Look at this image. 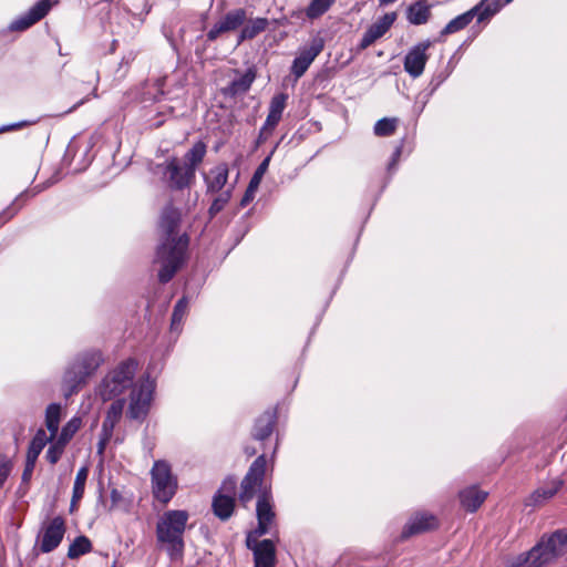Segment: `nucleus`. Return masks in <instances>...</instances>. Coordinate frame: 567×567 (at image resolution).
I'll return each instance as SVG.
<instances>
[{
	"mask_svg": "<svg viewBox=\"0 0 567 567\" xmlns=\"http://www.w3.org/2000/svg\"><path fill=\"white\" fill-rule=\"evenodd\" d=\"M181 214L173 207L166 208L161 217L159 227L164 241L157 249L156 261L161 264L158 278L162 282L169 281L185 260L188 238L176 231Z\"/></svg>",
	"mask_w": 567,
	"mask_h": 567,
	"instance_id": "obj_1",
	"label": "nucleus"
},
{
	"mask_svg": "<svg viewBox=\"0 0 567 567\" xmlns=\"http://www.w3.org/2000/svg\"><path fill=\"white\" fill-rule=\"evenodd\" d=\"M567 553V532H556L534 546L528 553L508 556L505 567H546Z\"/></svg>",
	"mask_w": 567,
	"mask_h": 567,
	"instance_id": "obj_2",
	"label": "nucleus"
},
{
	"mask_svg": "<svg viewBox=\"0 0 567 567\" xmlns=\"http://www.w3.org/2000/svg\"><path fill=\"white\" fill-rule=\"evenodd\" d=\"M206 154V145L197 142L185 154L183 162L176 157L169 158L163 165V175L172 188L182 189L188 187L194 178L196 167L203 162Z\"/></svg>",
	"mask_w": 567,
	"mask_h": 567,
	"instance_id": "obj_3",
	"label": "nucleus"
},
{
	"mask_svg": "<svg viewBox=\"0 0 567 567\" xmlns=\"http://www.w3.org/2000/svg\"><path fill=\"white\" fill-rule=\"evenodd\" d=\"M189 514L184 509H169L164 512L156 524L157 542L165 545L172 557L181 556L184 549V533Z\"/></svg>",
	"mask_w": 567,
	"mask_h": 567,
	"instance_id": "obj_4",
	"label": "nucleus"
},
{
	"mask_svg": "<svg viewBox=\"0 0 567 567\" xmlns=\"http://www.w3.org/2000/svg\"><path fill=\"white\" fill-rule=\"evenodd\" d=\"M150 477L154 499L167 505L178 491V477L171 463L165 460H156L150 470Z\"/></svg>",
	"mask_w": 567,
	"mask_h": 567,
	"instance_id": "obj_5",
	"label": "nucleus"
},
{
	"mask_svg": "<svg viewBox=\"0 0 567 567\" xmlns=\"http://www.w3.org/2000/svg\"><path fill=\"white\" fill-rule=\"evenodd\" d=\"M136 370L137 362L134 359H127L121 362L103 379L97 388L96 394L102 401L116 398L132 385Z\"/></svg>",
	"mask_w": 567,
	"mask_h": 567,
	"instance_id": "obj_6",
	"label": "nucleus"
},
{
	"mask_svg": "<svg viewBox=\"0 0 567 567\" xmlns=\"http://www.w3.org/2000/svg\"><path fill=\"white\" fill-rule=\"evenodd\" d=\"M156 383L148 375L142 379L132 389L127 414L130 417L141 420L146 416L154 398Z\"/></svg>",
	"mask_w": 567,
	"mask_h": 567,
	"instance_id": "obj_7",
	"label": "nucleus"
},
{
	"mask_svg": "<svg viewBox=\"0 0 567 567\" xmlns=\"http://www.w3.org/2000/svg\"><path fill=\"white\" fill-rule=\"evenodd\" d=\"M102 361L103 358L100 351L85 352L76 359L71 370L66 372L65 379L78 384L90 377L101 365Z\"/></svg>",
	"mask_w": 567,
	"mask_h": 567,
	"instance_id": "obj_8",
	"label": "nucleus"
},
{
	"mask_svg": "<svg viewBox=\"0 0 567 567\" xmlns=\"http://www.w3.org/2000/svg\"><path fill=\"white\" fill-rule=\"evenodd\" d=\"M266 471V458L258 456L251 464L249 472L241 482L239 498L243 503L249 502L257 489H260Z\"/></svg>",
	"mask_w": 567,
	"mask_h": 567,
	"instance_id": "obj_9",
	"label": "nucleus"
},
{
	"mask_svg": "<svg viewBox=\"0 0 567 567\" xmlns=\"http://www.w3.org/2000/svg\"><path fill=\"white\" fill-rule=\"evenodd\" d=\"M65 534V522L56 516L43 524L39 536V546L42 553L54 550L62 542Z\"/></svg>",
	"mask_w": 567,
	"mask_h": 567,
	"instance_id": "obj_10",
	"label": "nucleus"
},
{
	"mask_svg": "<svg viewBox=\"0 0 567 567\" xmlns=\"http://www.w3.org/2000/svg\"><path fill=\"white\" fill-rule=\"evenodd\" d=\"M235 491L236 482L231 478L226 480L213 499L214 514L223 520L228 519L234 512Z\"/></svg>",
	"mask_w": 567,
	"mask_h": 567,
	"instance_id": "obj_11",
	"label": "nucleus"
},
{
	"mask_svg": "<svg viewBox=\"0 0 567 567\" xmlns=\"http://www.w3.org/2000/svg\"><path fill=\"white\" fill-rule=\"evenodd\" d=\"M257 535L249 533L247 535V546L254 551L255 567H275V545L271 540L265 539L258 542Z\"/></svg>",
	"mask_w": 567,
	"mask_h": 567,
	"instance_id": "obj_12",
	"label": "nucleus"
},
{
	"mask_svg": "<svg viewBox=\"0 0 567 567\" xmlns=\"http://www.w3.org/2000/svg\"><path fill=\"white\" fill-rule=\"evenodd\" d=\"M432 45L430 40L422 41L414 45L405 55L404 70L412 78L416 79L421 76L424 71L425 64L429 60L426 51Z\"/></svg>",
	"mask_w": 567,
	"mask_h": 567,
	"instance_id": "obj_13",
	"label": "nucleus"
},
{
	"mask_svg": "<svg viewBox=\"0 0 567 567\" xmlns=\"http://www.w3.org/2000/svg\"><path fill=\"white\" fill-rule=\"evenodd\" d=\"M323 49V41L320 38H315L311 40L308 47L303 48L299 55L293 60L291 72L292 74L299 79L305 74L313 60L318 56V54Z\"/></svg>",
	"mask_w": 567,
	"mask_h": 567,
	"instance_id": "obj_14",
	"label": "nucleus"
},
{
	"mask_svg": "<svg viewBox=\"0 0 567 567\" xmlns=\"http://www.w3.org/2000/svg\"><path fill=\"white\" fill-rule=\"evenodd\" d=\"M246 18V11L244 9H235L227 12L208 31V39L216 40L223 33L237 30L240 25L244 24Z\"/></svg>",
	"mask_w": 567,
	"mask_h": 567,
	"instance_id": "obj_15",
	"label": "nucleus"
},
{
	"mask_svg": "<svg viewBox=\"0 0 567 567\" xmlns=\"http://www.w3.org/2000/svg\"><path fill=\"white\" fill-rule=\"evenodd\" d=\"M50 0H41L34 4L25 14L12 21L9 25L11 31H24L41 20L51 9Z\"/></svg>",
	"mask_w": 567,
	"mask_h": 567,
	"instance_id": "obj_16",
	"label": "nucleus"
},
{
	"mask_svg": "<svg viewBox=\"0 0 567 567\" xmlns=\"http://www.w3.org/2000/svg\"><path fill=\"white\" fill-rule=\"evenodd\" d=\"M437 525V518L433 514L426 512L415 513L405 524L402 537L406 538L412 535L432 530L436 528Z\"/></svg>",
	"mask_w": 567,
	"mask_h": 567,
	"instance_id": "obj_17",
	"label": "nucleus"
},
{
	"mask_svg": "<svg viewBox=\"0 0 567 567\" xmlns=\"http://www.w3.org/2000/svg\"><path fill=\"white\" fill-rule=\"evenodd\" d=\"M395 12L385 13L377 20L363 34L360 42V49L364 50L374 43L378 39L382 38L396 20Z\"/></svg>",
	"mask_w": 567,
	"mask_h": 567,
	"instance_id": "obj_18",
	"label": "nucleus"
},
{
	"mask_svg": "<svg viewBox=\"0 0 567 567\" xmlns=\"http://www.w3.org/2000/svg\"><path fill=\"white\" fill-rule=\"evenodd\" d=\"M256 511L258 518V527L251 533H254L257 536H261L268 532L269 526L275 517L271 497L266 489L258 496Z\"/></svg>",
	"mask_w": 567,
	"mask_h": 567,
	"instance_id": "obj_19",
	"label": "nucleus"
},
{
	"mask_svg": "<svg viewBox=\"0 0 567 567\" xmlns=\"http://www.w3.org/2000/svg\"><path fill=\"white\" fill-rule=\"evenodd\" d=\"M487 493L476 486L467 487L460 493L462 506L468 512H475L486 499Z\"/></svg>",
	"mask_w": 567,
	"mask_h": 567,
	"instance_id": "obj_20",
	"label": "nucleus"
},
{
	"mask_svg": "<svg viewBox=\"0 0 567 567\" xmlns=\"http://www.w3.org/2000/svg\"><path fill=\"white\" fill-rule=\"evenodd\" d=\"M432 6L427 0H419L408 8L406 17L410 23L414 25L424 24L431 17Z\"/></svg>",
	"mask_w": 567,
	"mask_h": 567,
	"instance_id": "obj_21",
	"label": "nucleus"
},
{
	"mask_svg": "<svg viewBox=\"0 0 567 567\" xmlns=\"http://www.w3.org/2000/svg\"><path fill=\"white\" fill-rule=\"evenodd\" d=\"M124 409V400L118 399L112 402L110 405L105 420L102 424V432L105 436H112L113 430L117 422L121 420Z\"/></svg>",
	"mask_w": 567,
	"mask_h": 567,
	"instance_id": "obj_22",
	"label": "nucleus"
},
{
	"mask_svg": "<svg viewBox=\"0 0 567 567\" xmlns=\"http://www.w3.org/2000/svg\"><path fill=\"white\" fill-rule=\"evenodd\" d=\"M287 97V94L280 93L271 99L269 113L265 122V128H274L279 123L286 107Z\"/></svg>",
	"mask_w": 567,
	"mask_h": 567,
	"instance_id": "obj_23",
	"label": "nucleus"
},
{
	"mask_svg": "<svg viewBox=\"0 0 567 567\" xmlns=\"http://www.w3.org/2000/svg\"><path fill=\"white\" fill-rule=\"evenodd\" d=\"M228 167L226 164H220L213 168L206 176L207 189L210 193L220 192L227 184Z\"/></svg>",
	"mask_w": 567,
	"mask_h": 567,
	"instance_id": "obj_24",
	"label": "nucleus"
},
{
	"mask_svg": "<svg viewBox=\"0 0 567 567\" xmlns=\"http://www.w3.org/2000/svg\"><path fill=\"white\" fill-rule=\"evenodd\" d=\"M504 6L503 0H482L471 11L474 17L477 16V21L482 22L495 16Z\"/></svg>",
	"mask_w": 567,
	"mask_h": 567,
	"instance_id": "obj_25",
	"label": "nucleus"
},
{
	"mask_svg": "<svg viewBox=\"0 0 567 567\" xmlns=\"http://www.w3.org/2000/svg\"><path fill=\"white\" fill-rule=\"evenodd\" d=\"M268 25V20L266 18H256L249 20L241 29L238 43H241L245 40L254 39L259 33L266 30Z\"/></svg>",
	"mask_w": 567,
	"mask_h": 567,
	"instance_id": "obj_26",
	"label": "nucleus"
},
{
	"mask_svg": "<svg viewBox=\"0 0 567 567\" xmlns=\"http://www.w3.org/2000/svg\"><path fill=\"white\" fill-rule=\"evenodd\" d=\"M89 476V468L86 466L81 467L75 476L73 495L71 499L70 511L74 512L78 507V503L81 501L84 494L85 483Z\"/></svg>",
	"mask_w": 567,
	"mask_h": 567,
	"instance_id": "obj_27",
	"label": "nucleus"
},
{
	"mask_svg": "<svg viewBox=\"0 0 567 567\" xmlns=\"http://www.w3.org/2000/svg\"><path fill=\"white\" fill-rule=\"evenodd\" d=\"M561 481L554 480L546 484L545 486L538 488L530 496V502L534 505H538L549 498H551L560 488Z\"/></svg>",
	"mask_w": 567,
	"mask_h": 567,
	"instance_id": "obj_28",
	"label": "nucleus"
},
{
	"mask_svg": "<svg viewBox=\"0 0 567 567\" xmlns=\"http://www.w3.org/2000/svg\"><path fill=\"white\" fill-rule=\"evenodd\" d=\"M62 408L60 404L52 403L47 408L45 412V425L51 434V437H55L59 430L61 420Z\"/></svg>",
	"mask_w": 567,
	"mask_h": 567,
	"instance_id": "obj_29",
	"label": "nucleus"
},
{
	"mask_svg": "<svg viewBox=\"0 0 567 567\" xmlns=\"http://www.w3.org/2000/svg\"><path fill=\"white\" fill-rule=\"evenodd\" d=\"M255 72L252 70H248L229 84L227 92L231 95H237L247 92L250 89L255 80Z\"/></svg>",
	"mask_w": 567,
	"mask_h": 567,
	"instance_id": "obj_30",
	"label": "nucleus"
},
{
	"mask_svg": "<svg viewBox=\"0 0 567 567\" xmlns=\"http://www.w3.org/2000/svg\"><path fill=\"white\" fill-rule=\"evenodd\" d=\"M474 14L472 13L471 9L456 18L452 19L441 31V35H449L452 33H455L457 31L463 30L465 27H467L471 21L473 20Z\"/></svg>",
	"mask_w": 567,
	"mask_h": 567,
	"instance_id": "obj_31",
	"label": "nucleus"
},
{
	"mask_svg": "<svg viewBox=\"0 0 567 567\" xmlns=\"http://www.w3.org/2000/svg\"><path fill=\"white\" fill-rule=\"evenodd\" d=\"M275 424V417L271 413H266L262 416H260L255 425L254 429V436L257 440H264L268 437L274 429Z\"/></svg>",
	"mask_w": 567,
	"mask_h": 567,
	"instance_id": "obj_32",
	"label": "nucleus"
},
{
	"mask_svg": "<svg viewBox=\"0 0 567 567\" xmlns=\"http://www.w3.org/2000/svg\"><path fill=\"white\" fill-rule=\"evenodd\" d=\"M53 439L54 437H51V434L48 435L44 430H39L30 444L28 460L35 461L47 443Z\"/></svg>",
	"mask_w": 567,
	"mask_h": 567,
	"instance_id": "obj_33",
	"label": "nucleus"
},
{
	"mask_svg": "<svg viewBox=\"0 0 567 567\" xmlns=\"http://www.w3.org/2000/svg\"><path fill=\"white\" fill-rule=\"evenodd\" d=\"M92 549V543L86 536H78L70 545L68 550V557L70 559L79 558L80 556L90 553Z\"/></svg>",
	"mask_w": 567,
	"mask_h": 567,
	"instance_id": "obj_34",
	"label": "nucleus"
},
{
	"mask_svg": "<svg viewBox=\"0 0 567 567\" xmlns=\"http://www.w3.org/2000/svg\"><path fill=\"white\" fill-rule=\"evenodd\" d=\"M336 0H311L306 9L309 19H316L326 13Z\"/></svg>",
	"mask_w": 567,
	"mask_h": 567,
	"instance_id": "obj_35",
	"label": "nucleus"
},
{
	"mask_svg": "<svg viewBox=\"0 0 567 567\" xmlns=\"http://www.w3.org/2000/svg\"><path fill=\"white\" fill-rule=\"evenodd\" d=\"M398 120L396 118H381L374 125V134L378 136H389L392 135L396 128Z\"/></svg>",
	"mask_w": 567,
	"mask_h": 567,
	"instance_id": "obj_36",
	"label": "nucleus"
},
{
	"mask_svg": "<svg viewBox=\"0 0 567 567\" xmlns=\"http://www.w3.org/2000/svg\"><path fill=\"white\" fill-rule=\"evenodd\" d=\"M187 306H188V301L186 298H182L176 303L174 311H173V316H172V329L173 330L179 329V327L183 322V319L186 316Z\"/></svg>",
	"mask_w": 567,
	"mask_h": 567,
	"instance_id": "obj_37",
	"label": "nucleus"
},
{
	"mask_svg": "<svg viewBox=\"0 0 567 567\" xmlns=\"http://www.w3.org/2000/svg\"><path fill=\"white\" fill-rule=\"evenodd\" d=\"M82 420L78 416L72 417L63 427L59 435L62 441L69 443L73 435L80 430Z\"/></svg>",
	"mask_w": 567,
	"mask_h": 567,
	"instance_id": "obj_38",
	"label": "nucleus"
},
{
	"mask_svg": "<svg viewBox=\"0 0 567 567\" xmlns=\"http://www.w3.org/2000/svg\"><path fill=\"white\" fill-rule=\"evenodd\" d=\"M231 197V187H227L225 190L220 192L219 195L213 200L212 206L209 208V214L212 216L218 214L229 202Z\"/></svg>",
	"mask_w": 567,
	"mask_h": 567,
	"instance_id": "obj_39",
	"label": "nucleus"
},
{
	"mask_svg": "<svg viewBox=\"0 0 567 567\" xmlns=\"http://www.w3.org/2000/svg\"><path fill=\"white\" fill-rule=\"evenodd\" d=\"M66 444V442L62 441V439L58 436V439L54 442H52L51 446L47 452V460L51 464H55L63 454Z\"/></svg>",
	"mask_w": 567,
	"mask_h": 567,
	"instance_id": "obj_40",
	"label": "nucleus"
},
{
	"mask_svg": "<svg viewBox=\"0 0 567 567\" xmlns=\"http://www.w3.org/2000/svg\"><path fill=\"white\" fill-rule=\"evenodd\" d=\"M270 163V156H267L258 166L256 172L254 173L249 184L252 185V188H258L264 175L266 174Z\"/></svg>",
	"mask_w": 567,
	"mask_h": 567,
	"instance_id": "obj_41",
	"label": "nucleus"
},
{
	"mask_svg": "<svg viewBox=\"0 0 567 567\" xmlns=\"http://www.w3.org/2000/svg\"><path fill=\"white\" fill-rule=\"evenodd\" d=\"M11 472V462L3 455H0V487L3 485Z\"/></svg>",
	"mask_w": 567,
	"mask_h": 567,
	"instance_id": "obj_42",
	"label": "nucleus"
},
{
	"mask_svg": "<svg viewBox=\"0 0 567 567\" xmlns=\"http://www.w3.org/2000/svg\"><path fill=\"white\" fill-rule=\"evenodd\" d=\"M257 189L258 188H252L251 184L248 185V187L246 189V193H245V195H244V197L241 198V202H240V205L243 207L246 206L247 204H249L254 199Z\"/></svg>",
	"mask_w": 567,
	"mask_h": 567,
	"instance_id": "obj_43",
	"label": "nucleus"
},
{
	"mask_svg": "<svg viewBox=\"0 0 567 567\" xmlns=\"http://www.w3.org/2000/svg\"><path fill=\"white\" fill-rule=\"evenodd\" d=\"M33 122L22 121V122H18V123H14V124H11V125H8V126H2V127H0V133L8 132V131H13V130H19V128L24 127L27 125H30Z\"/></svg>",
	"mask_w": 567,
	"mask_h": 567,
	"instance_id": "obj_44",
	"label": "nucleus"
},
{
	"mask_svg": "<svg viewBox=\"0 0 567 567\" xmlns=\"http://www.w3.org/2000/svg\"><path fill=\"white\" fill-rule=\"evenodd\" d=\"M34 463H35V461L28 460L27 466H25V468L23 471V475H22L23 481H28L30 478V476L32 475Z\"/></svg>",
	"mask_w": 567,
	"mask_h": 567,
	"instance_id": "obj_45",
	"label": "nucleus"
},
{
	"mask_svg": "<svg viewBox=\"0 0 567 567\" xmlns=\"http://www.w3.org/2000/svg\"><path fill=\"white\" fill-rule=\"evenodd\" d=\"M111 436H105L103 432L101 433V440L99 442V453H103L106 443L110 441Z\"/></svg>",
	"mask_w": 567,
	"mask_h": 567,
	"instance_id": "obj_46",
	"label": "nucleus"
},
{
	"mask_svg": "<svg viewBox=\"0 0 567 567\" xmlns=\"http://www.w3.org/2000/svg\"><path fill=\"white\" fill-rule=\"evenodd\" d=\"M400 154H401V150L398 148L393 155V164L399 159L400 157Z\"/></svg>",
	"mask_w": 567,
	"mask_h": 567,
	"instance_id": "obj_47",
	"label": "nucleus"
},
{
	"mask_svg": "<svg viewBox=\"0 0 567 567\" xmlns=\"http://www.w3.org/2000/svg\"><path fill=\"white\" fill-rule=\"evenodd\" d=\"M396 0H379V3L381 6H385V4H390V3H393L395 2Z\"/></svg>",
	"mask_w": 567,
	"mask_h": 567,
	"instance_id": "obj_48",
	"label": "nucleus"
}]
</instances>
